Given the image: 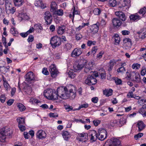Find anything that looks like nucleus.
Instances as JSON below:
<instances>
[{"instance_id": "680f3d73", "label": "nucleus", "mask_w": 146, "mask_h": 146, "mask_svg": "<svg viewBox=\"0 0 146 146\" xmlns=\"http://www.w3.org/2000/svg\"><path fill=\"white\" fill-rule=\"evenodd\" d=\"M115 82L116 84L117 85H120L122 84V81L120 79H116L115 80Z\"/></svg>"}, {"instance_id": "37998d69", "label": "nucleus", "mask_w": 146, "mask_h": 146, "mask_svg": "<svg viewBox=\"0 0 146 146\" xmlns=\"http://www.w3.org/2000/svg\"><path fill=\"white\" fill-rule=\"evenodd\" d=\"M93 12L94 15H98L100 13L101 10L98 8H96L94 10Z\"/></svg>"}, {"instance_id": "a878e982", "label": "nucleus", "mask_w": 146, "mask_h": 146, "mask_svg": "<svg viewBox=\"0 0 146 146\" xmlns=\"http://www.w3.org/2000/svg\"><path fill=\"white\" fill-rule=\"evenodd\" d=\"M62 135L64 139L66 141L68 140L70 137V134L67 131H63L62 132Z\"/></svg>"}, {"instance_id": "ddd939ff", "label": "nucleus", "mask_w": 146, "mask_h": 146, "mask_svg": "<svg viewBox=\"0 0 146 146\" xmlns=\"http://www.w3.org/2000/svg\"><path fill=\"white\" fill-rule=\"evenodd\" d=\"M82 53L81 48H75L72 52L71 56L72 57L76 58L80 56Z\"/></svg>"}, {"instance_id": "a19ab883", "label": "nucleus", "mask_w": 146, "mask_h": 146, "mask_svg": "<svg viewBox=\"0 0 146 146\" xmlns=\"http://www.w3.org/2000/svg\"><path fill=\"white\" fill-rule=\"evenodd\" d=\"M4 81L3 85L5 89L7 91H8L10 90V86L8 84L7 82V81Z\"/></svg>"}, {"instance_id": "39448f33", "label": "nucleus", "mask_w": 146, "mask_h": 146, "mask_svg": "<svg viewBox=\"0 0 146 146\" xmlns=\"http://www.w3.org/2000/svg\"><path fill=\"white\" fill-rule=\"evenodd\" d=\"M9 129L7 127H4L2 128L0 132V141L4 142L5 141L6 136L10 135V133H9Z\"/></svg>"}, {"instance_id": "a211bd4d", "label": "nucleus", "mask_w": 146, "mask_h": 146, "mask_svg": "<svg viewBox=\"0 0 146 146\" xmlns=\"http://www.w3.org/2000/svg\"><path fill=\"white\" fill-rule=\"evenodd\" d=\"M113 25L114 27H119L122 24V21L118 18H114L112 20Z\"/></svg>"}, {"instance_id": "f03ea898", "label": "nucleus", "mask_w": 146, "mask_h": 146, "mask_svg": "<svg viewBox=\"0 0 146 146\" xmlns=\"http://www.w3.org/2000/svg\"><path fill=\"white\" fill-rule=\"evenodd\" d=\"M44 91V95L46 98L49 99L57 100L58 99V96L60 98V95L58 92L57 89L56 92L55 91H51V90H48L47 91Z\"/></svg>"}, {"instance_id": "f257e3e1", "label": "nucleus", "mask_w": 146, "mask_h": 146, "mask_svg": "<svg viewBox=\"0 0 146 146\" xmlns=\"http://www.w3.org/2000/svg\"><path fill=\"white\" fill-rule=\"evenodd\" d=\"M71 88L69 90V91L66 88L62 87L58 88H57V91L58 93L60 95V98L65 99L70 98L73 99L76 96V88L73 86H71Z\"/></svg>"}, {"instance_id": "774afa93", "label": "nucleus", "mask_w": 146, "mask_h": 146, "mask_svg": "<svg viewBox=\"0 0 146 146\" xmlns=\"http://www.w3.org/2000/svg\"><path fill=\"white\" fill-rule=\"evenodd\" d=\"M146 72V70L145 68H143V69L141 70V74L142 76H144Z\"/></svg>"}, {"instance_id": "4be33fe9", "label": "nucleus", "mask_w": 146, "mask_h": 146, "mask_svg": "<svg viewBox=\"0 0 146 146\" xmlns=\"http://www.w3.org/2000/svg\"><path fill=\"white\" fill-rule=\"evenodd\" d=\"M145 125L142 121H138L137 123V127H138V131H141L145 127Z\"/></svg>"}, {"instance_id": "cd10ccee", "label": "nucleus", "mask_w": 146, "mask_h": 146, "mask_svg": "<svg viewBox=\"0 0 146 146\" xmlns=\"http://www.w3.org/2000/svg\"><path fill=\"white\" fill-rule=\"evenodd\" d=\"M126 65L125 63H121V67L119 68L117 70V72L118 73H123L125 72V69L124 66H125Z\"/></svg>"}, {"instance_id": "72a5a7b5", "label": "nucleus", "mask_w": 146, "mask_h": 146, "mask_svg": "<svg viewBox=\"0 0 146 146\" xmlns=\"http://www.w3.org/2000/svg\"><path fill=\"white\" fill-rule=\"evenodd\" d=\"M17 121L19 123L18 125H25V119L23 118L19 117L17 118Z\"/></svg>"}, {"instance_id": "f3484780", "label": "nucleus", "mask_w": 146, "mask_h": 146, "mask_svg": "<svg viewBox=\"0 0 146 146\" xmlns=\"http://www.w3.org/2000/svg\"><path fill=\"white\" fill-rule=\"evenodd\" d=\"M37 137L39 139H43L45 138L46 134L45 132L42 130L38 131L36 134Z\"/></svg>"}, {"instance_id": "4d7b16f0", "label": "nucleus", "mask_w": 146, "mask_h": 146, "mask_svg": "<svg viewBox=\"0 0 146 146\" xmlns=\"http://www.w3.org/2000/svg\"><path fill=\"white\" fill-rule=\"evenodd\" d=\"M49 115L51 117H56L58 116V115L56 113H50L49 114Z\"/></svg>"}, {"instance_id": "412c9836", "label": "nucleus", "mask_w": 146, "mask_h": 146, "mask_svg": "<svg viewBox=\"0 0 146 146\" xmlns=\"http://www.w3.org/2000/svg\"><path fill=\"white\" fill-rule=\"evenodd\" d=\"M35 4V6L40 7L42 9H44L46 7L45 5L42 2L41 0H36Z\"/></svg>"}, {"instance_id": "5701e85b", "label": "nucleus", "mask_w": 146, "mask_h": 146, "mask_svg": "<svg viewBox=\"0 0 146 146\" xmlns=\"http://www.w3.org/2000/svg\"><path fill=\"white\" fill-rule=\"evenodd\" d=\"M66 27L64 25L59 26L57 29V33L59 35H62L65 31Z\"/></svg>"}, {"instance_id": "4c0bfd02", "label": "nucleus", "mask_w": 146, "mask_h": 146, "mask_svg": "<svg viewBox=\"0 0 146 146\" xmlns=\"http://www.w3.org/2000/svg\"><path fill=\"white\" fill-rule=\"evenodd\" d=\"M11 33L13 35V36H18V32L15 30V28L14 27L10 29Z\"/></svg>"}, {"instance_id": "5fc2aeb1", "label": "nucleus", "mask_w": 146, "mask_h": 146, "mask_svg": "<svg viewBox=\"0 0 146 146\" xmlns=\"http://www.w3.org/2000/svg\"><path fill=\"white\" fill-rule=\"evenodd\" d=\"M127 97L128 98H133L134 96L132 92H129L127 95Z\"/></svg>"}, {"instance_id": "c9c22d12", "label": "nucleus", "mask_w": 146, "mask_h": 146, "mask_svg": "<svg viewBox=\"0 0 146 146\" xmlns=\"http://www.w3.org/2000/svg\"><path fill=\"white\" fill-rule=\"evenodd\" d=\"M141 16L143 17L146 13V8L145 7L141 9L138 12Z\"/></svg>"}, {"instance_id": "1a4fd4ad", "label": "nucleus", "mask_w": 146, "mask_h": 146, "mask_svg": "<svg viewBox=\"0 0 146 146\" xmlns=\"http://www.w3.org/2000/svg\"><path fill=\"white\" fill-rule=\"evenodd\" d=\"M49 71L51 74V77L53 78H55L58 73L55 66L54 64L51 65L50 66Z\"/></svg>"}, {"instance_id": "79ce46f5", "label": "nucleus", "mask_w": 146, "mask_h": 146, "mask_svg": "<svg viewBox=\"0 0 146 146\" xmlns=\"http://www.w3.org/2000/svg\"><path fill=\"white\" fill-rule=\"evenodd\" d=\"M55 14L59 16H62L63 14V11L62 10L59 9L55 11Z\"/></svg>"}, {"instance_id": "6e6d98bb", "label": "nucleus", "mask_w": 146, "mask_h": 146, "mask_svg": "<svg viewBox=\"0 0 146 146\" xmlns=\"http://www.w3.org/2000/svg\"><path fill=\"white\" fill-rule=\"evenodd\" d=\"M25 125H18L19 128L21 131H23L25 129Z\"/></svg>"}, {"instance_id": "c756f323", "label": "nucleus", "mask_w": 146, "mask_h": 146, "mask_svg": "<svg viewBox=\"0 0 146 146\" xmlns=\"http://www.w3.org/2000/svg\"><path fill=\"white\" fill-rule=\"evenodd\" d=\"M50 11L51 12H53L56 10L57 9V5L56 3L54 2H52L50 5Z\"/></svg>"}, {"instance_id": "09e8293b", "label": "nucleus", "mask_w": 146, "mask_h": 146, "mask_svg": "<svg viewBox=\"0 0 146 146\" xmlns=\"http://www.w3.org/2000/svg\"><path fill=\"white\" fill-rule=\"evenodd\" d=\"M88 106V104L87 103L84 104L81 106H80L77 109V110H80L82 108H86Z\"/></svg>"}, {"instance_id": "e433bc0d", "label": "nucleus", "mask_w": 146, "mask_h": 146, "mask_svg": "<svg viewBox=\"0 0 146 146\" xmlns=\"http://www.w3.org/2000/svg\"><path fill=\"white\" fill-rule=\"evenodd\" d=\"M109 5L111 7H114L117 5V2L115 0H110L109 1Z\"/></svg>"}, {"instance_id": "0eeeda50", "label": "nucleus", "mask_w": 146, "mask_h": 146, "mask_svg": "<svg viewBox=\"0 0 146 146\" xmlns=\"http://www.w3.org/2000/svg\"><path fill=\"white\" fill-rule=\"evenodd\" d=\"M97 134L98 139L101 141H103L106 138L107 132L105 129H99Z\"/></svg>"}, {"instance_id": "49530a36", "label": "nucleus", "mask_w": 146, "mask_h": 146, "mask_svg": "<svg viewBox=\"0 0 146 146\" xmlns=\"http://www.w3.org/2000/svg\"><path fill=\"white\" fill-rule=\"evenodd\" d=\"M68 75L70 77L73 78L75 76V74L73 72L72 70L70 71L68 73Z\"/></svg>"}, {"instance_id": "393cba45", "label": "nucleus", "mask_w": 146, "mask_h": 146, "mask_svg": "<svg viewBox=\"0 0 146 146\" xmlns=\"http://www.w3.org/2000/svg\"><path fill=\"white\" fill-rule=\"evenodd\" d=\"M98 24L99 23H96V24L93 25L92 26L90 29L92 32H93L94 33H96L98 32L99 29L98 26Z\"/></svg>"}, {"instance_id": "9b49d317", "label": "nucleus", "mask_w": 146, "mask_h": 146, "mask_svg": "<svg viewBox=\"0 0 146 146\" xmlns=\"http://www.w3.org/2000/svg\"><path fill=\"white\" fill-rule=\"evenodd\" d=\"M86 63V60H85L84 62L82 63L81 61H80L78 63L74 64L73 67L75 70H81L85 66Z\"/></svg>"}, {"instance_id": "f704fd0d", "label": "nucleus", "mask_w": 146, "mask_h": 146, "mask_svg": "<svg viewBox=\"0 0 146 146\" xmlns=\"http://www.w3.org/2000/svg\"><path fill=\"white\" fill-rule=\"evenodd\" d=\"M97 47L96 46H94L92 48L91 52H88V53L87 55L89 56L91 54H92L93 55H94V54L96 53L97 50Z\"/></svg>"}, {"instance_id": "603ef678", "label": "nucleus", "mask_w": 146, "mask_h": 146, "mask_svg": "<svg viewBox=\"0 0 146 146\" xmlns=\"http://www.w3.org/2000/svg\"><path fill=\"white\" fill-rule=\"evenodd\" d=\"M101 77L102 79L106 77V73L104 70H102L101 73L100 72Z\"/></svg>"}, {"instance_id": "423d86ee", "label": "nucleus", "mask_w": 146, "mask_h": 146, "mask_svg": "<svg viewBox=\"0 0 146 146\" xmlns=\"http://www.w3.org/2000/svg\"><path fill=\"white\" fill-rule=\"evenodd\" d=\"M127 76L128 78H132L133 81L135 82L139 83L141 82L140 76L139 74L137 72H132L130 74H129V75L127 74Z\"/></svg>"}, {"instance_id": "f8f14e48", "label": "nucleus", "mask_w": 146, "mask_h": 146, "mask_svg": "<svg viewBox=\"0 0 146 146\" xmlns=\"http://www.w3.org/2000/svg\"><path fill=\"white\" fill-rule=\"evenodd\" d=\"M45 20L47 24H50L51 23L52 17L51 13L49 11L45 12L44 15Z\"/></svg>"}, {"instance_id": "69168bd1", "label": "nucleus", "mask_w": 146, "mask_h": 146, "mask_svg": "<svg viewBox=\"0 0 146 146\" xmlns=\"http://www.w3.org/2000/svg\"><path fill=\"white\" fill-rule=\"evenodd\" d=\"M115 62H116L115 60L114 59L110 60V66L113 67V66H114V64L115 63Z\"/></svg>"}, {"instance_id": "bf43d9fd", "label": "nucleus", "mask_w": 146, "mask_h": 146, "mask_svg": "<svg viewBox=\"0 0 146 146\" xmlns=\"http://www.w3.org/2000/svg\"><path fill=\"white\" fill-rule=\"evenodd\" d=\"M34 40L33 36L32 35H29L28 38L27 39V41L28 42H31L33 41Z\"/></svg>"}, {"instance_id": "2eb2a0df", "label": "nucleus", "mask_w": 146, "mask_h": 146, "mask_svg": "<svg viewBox=\"0 0 146 146\" xmlns=\"http://www.w3.org/2000/svg\"><path fill=\"white\" fill-rule=\"evenodd\" d=\"M137 33L139 35L140 38L141 39L145 38L146 37V28H143L141 29L137 32Z\"/></svg>"}, {"instance_id": "b1692460", "label": "nucleus", "mask_w": 146, "mask_h": 146, "mask_svg": "<svg viewBox=\"0 0 146 146\" xmlns=\"http://www.w3.org/2000/svg\"><path fill=\"white\" fill-rule=\"evenodd\" d=\"M141 17H141V16H139L137 13L133 14L129 16L130 20L133 21L139 20Z\"/></svg>"}, {"instance_id": "c03bdc74", "label": "nucleus", "mask_w": 146, "mask_h": 146, "mask_svg": "<svg viewBox=\"0 0 146 146\" xmlns=\"http://www.w3.org/2000/svg\"><path fill=\"white\" fill-rule=\"evenodd\" d=\"M26 90L25 91V92L28 95H30L32 91L31 88L29 86H27L26 87Z\"/></svg>"}, {"instance_id": "58836bf2", "label": "nucleus", "mask_w": 146, "mask_h": 146, "mask_svg": "<svg viewBox=\"0 0 146 146\" xmlns=\"http://www.w3.org/2000/svg\"><path fill=\"white\" fill-rule=\"evenodd\" d=\"M17 107L19 108V110L21 111H23L26 109L25 107L21 103L18 104Z\"/></svg>"}, {"instance_id": "9d476101", "label": "nucleus", "mask_w": 146, "mask_h": 146, "mask_svg": "<svg viewBox=\"0 0 146 146\" xmlns=\"http://www.w3.org/2000/svg\"><path fill=\"white\" fill-rule=\"evenodd\" d=\"M78 140L82 142L87 141L88 139V135L87 133H82L78 134Z\"/></svg>"}, {"instance_id": "052dcab7", "label": "nucleus", "mask_w": 146, "mask_h": 146, "mask_svg": "<svg viewBox=\"0 0 146 146\" xmlns=\"http://www.w3.org/2000/svg\"><path fill=\"white\" fill-rule=\"evenodd\" d=\"M100 121L99 120H96L93 121V123L95 126H97L100 123Z\"/></svg>"}, {"instance_id": "aec40b11", "label": "nucleus", "mask_w": 146, "mask_h": 146, "mask_svg": "<svg viewBox=\"0 0 146 146\" xmlns=\"http://www.w3.org/2000/svg\"><path fill=\"white\" fill-rule=\"evenodd\" d=\"M91 134L90 135L91 137L90 140L92 142H94L96 141V139L98 138V135L97 132L94 130L91 131Z\"/></svg>"}, {"instance_id": "338daca9", "label": "nucleus", "mask_w": 146, "mask_h": 146, "mask_svg": "<svg viewBox=\"0 0 146 146\" xmlns=\"http://www.w3.org/2000/svg\"><path fill=\"white\" fill-rule=\"evenodd\" d=\"M66 47L67 50H70L72 48V44L68 43L65 45Z\"/></svg>"}, {"instance_id": "20e7f679", "label": "nucleus", "mask_w": 146, "mask_h": 146, "mask_svg": "<svg viewBox=\"0 0 146 146\" xmlns=\"http://www.w3.org/2000/svg\"><path fill=\"white\" fill-rule=\"evenodd\" d=\"M61 38L57 36L52 37L50 40V43L53 48L59 46L61 44Z\"/></svg>"}, {"instance_id": "6e6552de", "label": "nucleus", "mask_w": 146, "mask_h": 146, "mask_svg": "<svg viewBox=\"0 0 146 146\" xmlns=\"http://www.w3.org/2000/svg\"><path fill=\"white\" fill-rule=\"evenodd\" d=\"M86 84L88 85H94L97 83V80L93 76H89L85 81Z\"/></svg>"}, {"instance_id": "0e129e2a", "label": "nucleus", "mask_w": 146, "mask_h": 146, "mask_svg": "<svg viewBox=\"0 0 146 146\" xmlns=\"http://www.w3.org/2000/svg\"><path fill=\"white\" fill-rule=\"evenodd\" d=\"M28 33V32H27L25 33H21L20 34V35L23 37L25 38L29 35Z\"/></svg>"}, {"instance_id": "6ab92c4d", "label": "nucleus", "mask_w": 146, "mask_h": 146, "mask_svg": "<svg viewBox=\"0 0 146 146\" xmlns=\"http://www.w3.org/2000/svg\"><path fill=\"white\" fill-rule=\"evenodd\" d=\"M34 75L33 73L31 72H28L25 76L26 80L28 82L31 81L34 79Z\"/></svg>"}, {"instance_id": "a18cd8bd", "label": "nucleus", "mask_w": 146, "mask_h": 146, "mask_svg": "<svg viewBox=\"0 0 146 146\" xmlns=\"http://www.w3.org/2000/svg\"><path fill=\"white\" fill-rule=\"evenodd\" d=\"M143 135V133H140L135 135L134 136V138L135 140H137L139 138L141 137Z\"/></svg>"}, {"instance_id": "de8ad7c7", "label": "nucleus", "mask_w": 146, "mask_h": 146, "mask_svg": "<svg viewBox=\"0 0 146 146\" xmlns=\"http://www.w3.org/2000/svg\"><path fill=\"white\" fill-rule=\"evenodd\" d=\"M140 65L137 63L133 64L132 66V68L133 69H137L140 67Z\"/></svg>"}, {"instance_id": "2f4dec72", "label": "nucleus", "mask_w": 146, "mask_h": 146, "mask_svg": "<svg viewBox=\"0 0 146 146\" xmlns=\"http://www.w3.org/2000/svg\"><path fill=\"white\" fill-rule=\"evenodd\" d=\"M123 42L125 44H126V45H128V46L130 47L132 45V42L131 40L128 38H126L123 39Z\"/></svg>"}, {"instance_id": "7c9ffc66", "label": "nucleus", "mask_w": 146, "mask_h": 146, "mask_svg": "<svg viewBox=\"0 0 146 146\" xmlns=\"http://www.w3.org/2000/svg\"><path fill=\"white\" fill-rule=\"evenodd\" d=\"M14 3L15 6H20L23 5V0H14Z\"/></svg>"}, {"instance_id": "dca6fc26", "label": "nucleus", "mask_w": 146, "mask_h": 146, "mask_svg": "<svg viewBox=\"0 0 146 146\" xmlns=\"http://www.w3.org/2000/svg\"><path fill=\"white\" fill-rule=\"evenodd\" d=\"M115 14L123 21H125L126 19V16L125 14L121 11L116 12Z\"/></svg>"}, {"instance_id": "8fccbe9b", "label": "nucleus", "mask_w": 146, "mask_h": 146, "mask_svg": "<svg viewBox=\"0 0 146 146\" xmlns=\"http://www.w3.org/2000/svg\"><path fill=\"white\" fill-rule=\"evenodd\" d=\"M6 97L5 94H2L0 97V101L2 103H3L5 102Z\"/></svg>"}, {"instance_id": "3c124183", "label": "nucleus", "mask_w": 146, "mask_h": 146, "mask_svg": "<svg viewBox=\"0 0 146 146\" xmlns=\"http://www.w3.org/2000/svg\"><path fill=\"white\" fill-rule=\"evenodd\" d=\"M104 52L103 51H101L97 54V58L98 59H100L102 56L104 54Z\"/></svg>"}, {"instance_id": "864d4df0", "label": "nucleus", "mask_w": 146, "mask_h": 146, "mask_svg": "<svg viewBox=\"0 0 146 146\" xmlns=\"http://www.w3.org/2000/svg\"><path fill=\"white\" fill-rule=\"evenodd\" d=\"M121 33L123 35H127L129 34L130 32L127 30H123L121 31Z\"/></svg>"}, {"instance_id": "e2e57ef3", "label": "nucleus", "mask_w": 146, "mask_h": 146, "mask_svg": "<svg viewBox=\"0 0 146 146\" xmlns=\"http://www.w3.org/2000/svg\"><path fill=\"white\" fill-rule=\"evenodd\" d=\"M91 100L93 103H96L98 101V98L97 97H93L92 99Z\"/></svg>"}, {"instance_id": "c85d7f7f", "label": "nucleus", "mask_w": 146, "mask_h": 146, "mask_svg": "<svg viewBox=\"0 0 146 146\" xmlns=\"http://www.w3.org/2000/svg\"><path fill=\"white\" fill-rule=\"evenodd\" d=\"M113 90L111 89L105 90L104 91V94L106 96L108 97L112 94Z\"/></svg>"}, {"instance_id": "473e14b6", "label": "nucleus", "mask_w": 146, "mask_h": 146, "mask_svg": "<svg viewBox=\"0 0 146 146\" xmlns=\"http://www.w3.org/2000/svg\"><path fill=\"white\" fill-rule=\"evenodd\" d=\"M113 38L115 42L117 44H119L120 40V38L118 35L116 34L113 36Z\"/></svg>"}, {"instance_id": "4468645a", "label": "nucleus", "mask_w": 146, "mask_h": 146, "mask_svg": "<svg viewBox=\"0 0 146 146\" xmlns=\"http://www.w3.org/2000/svg\"><path fill=\"white\" fill-rule=\"evenodd\" d=\"M93 62H89L88 63L85 65V68L84 69V72L87 73H91L92 72V68L93 66Z\"/></svg>"}, {"instance_id": "13d9d810", "label": "nucleus", "mask_w": 146, "mask_h": 146, "mask_svg": "<svg viewBox=\"0 0 146 146\" xmlns=\"http://www.w3.org/2000/svg\"><path fill=\"white\" fill-rule=\"evenodd\" d=\"M121 4L122 7H125L127 5V3L125 0L121 1Z\"/></svg>"}, {"instance_id": "ea45409f", "label": "nucleus", "mask_w": 146, "mask_h": 146, "mask_svg": "<svg viewBox=\"0 0 146 146\" xmlns=\"http://www.w3.org/2000/svg\"><path fill=\"white\" fill-rule=\"evenodd\" d=\"M88 23H82L81 25H80L78 27L76 28V31H79L82 28H84L85 26H88Z\"/></svg>"}, {"instance_id": "7ed1b4c3", "label": "nucleus", "mask_w": 146, "mask_h": 146, "mask_svg": "<svg viewBox=\"0 0 146 146\" xmlns=\"http://www.w3.org/2000/svg\"><path fill=\"white\" fill-rule=\"evenodd\" d=\"M5 4L6 13L8 14H13L16 11V9L13 6L10 1L9 0H5Z\"/></svg>"}, {"instance_id": "bb28decb", "label": "nucleus", "mask_w": 146, "mask_h": 146, "mask_svg": "<svg viewBox=\"0 0 146 146\" xmlns=\"http://www.w3.org/2000/svg\"><path fill=\"white\" fill-rule=\"evenodd\" d=\"M112 146H121V142L119 139L114 138L112 140Z\"/></svg>"}]
</instances>
